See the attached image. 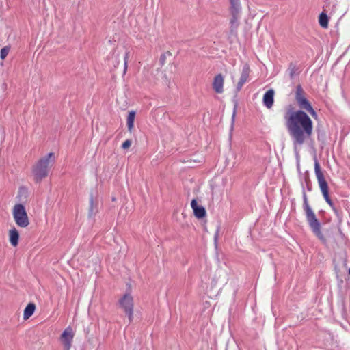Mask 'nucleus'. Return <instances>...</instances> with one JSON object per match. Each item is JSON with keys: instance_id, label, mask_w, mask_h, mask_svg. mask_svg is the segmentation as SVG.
I'll return each instance as SVG.
<instances>
[{"instance_id": "ddd939ff", "label": "nucleus", "mask_w": 350, "mask_h": 350, "mask_svg": "<svg viewBox=\"0 0 350 350\" xmlns=\"http://www.w3.org/2000/svg\"><path fill=\"white\" fill-rule=\"evenodd\" d=\"M191 206L193 211L194 215L197 218L201 219L206 215L205 208L202 206H199L196 199L191 200Z\"/></svg>"}, {"instance_id": "f03ea898", "label": "nucleus", "mask_w": 350, "mask_h": 350, "mask_svg": "<svg viewBox=\"0 0 350 350\" xmlns=\"http://www.w3.org/2000/svg\"><path fill=\"white\" fill-rule=\"evenodd\" d=\"M303 208L305 211L306 221L313 234L323 243H326V239L321 232V224L318 220L313 210L308 204L306 192L303 191Z\"/></svg>"}, {"instance_id": "aec40b11", "label": "nucleus", "mask_w": 350, "mask_h": 350, "mask_svg": "<svg viewBox=\"0 0 350 350\" xmlns=\"http://www.w3.org/2000/svg\"><path fill=\"white\" fill-rule=\"evenodd\" d=\"M306 97V92L302 88L300 84L296 86L295 93V100L297 101L300 98Z\"/></svg>"}, {"instance_id": "393cba45", "label": "nucleus", "mask_w": 350, "mask_h": 350, "mask_svg": "<svg viewBox=\"0 0 350 350\" xmlns=\"http://www.w3.org/2000/svg\"><path fill=\"white\" fill-rule=\"evenodd\" d=\"M131 144H132V142L131 139H126V141H124L123 142V144H122V148L123 149H128L129 148H130V146H131Z\"/></svg>"}, {"instance_id": "f3484780", "label": "nucleus", "mask_w": 350, "mask_h": 350, "mask_svg": "<svg viewBox=\"0 0 350 350\" xmlns=\"http://www.w3.org/2000/svg\"><path fill=\"white\" fill-rule=\"evenodd\" d=\"M35 310L36 305L33 303H29L24 310L23 319L25 320L28 319L33 315Z\"/></svg>"}, {"instance_id": "1a4fd4ad", "label": "nucleus", "mask_w": 350, "mask_h": 350, "mask_svg": "<svg viewBox=\"0 0 350 350\" xmlns=\"http://www.w3.org/2000/svg\"><path fill=\"white\" fill-rule=\"evenodd\" d=\"M296 102L299 107L300 108L299 110L304 111L305 112H308L314 118H317V112L314 110L310 103L306 97L300 98Z\"/></svg>"}, {"instance_id": "f8f14e48", "label": "nucleus", "mask_w": 350, "mask_h": 350, "mask_svg": "<svg viewBox=\"0 0 350 350\" xmlns=\"http://www.w3.org/2000/svg\"><path fill=\"white\" fill-rule=\"evenodd\" d=\"M274 94L275 91L273 89H270L263 96L262 103L267 109H271L273 105Z\"/></svg>"}, {"instance_id": "2eb2a0df", "label": "nucleus", "mask_w": 350, "mask_h": 350, "mask_svg": "<svg viewBox=\"0 0 350 350\" xmlns=\"http://www.w3.org/2000/svg\"><path fill=\"white\" fill-rule=\"evenodd\" d=\"M324 10L327 12H336L337 11V1L326 0L324 5Z\"/></svg>"}, {"instance_id": "7ed1b4c3", "label": "nucleus", "mask_w": 350, "mask_h": 350, "mask_svg": "<svg viewBox=\"0 0 350 350\" xmlns=\"http://www.w3.org/2000/svg\"><path fill=\"white\" fill-rule=\"evenodd\" d=\"M55 156L53 152H50L40 158L32 167V174L34 180L40 183L49 175L50 167L54 164Z\"/></svg>"}, {"instance_id": "c756f323", "label": "nucleus", "mask_w": 350, "mask_h": 350, "mask_svg": "<svg viewBox=\"0 0 350 350\" xmlns=\"http://www.w3.org/2000/svg\"><path fill=\"white\" fill-rule=\"evenodd\" d=\"M112 200H113V201H115V200H116V198H112Z\"/></svg>"}, {"instance_id": "412c9836", "label": "nucleus", "mask_w": 350, "mask_h": 350, "mask_svg": "<svg viewBox=\"0 0 350 350\" xmlns=\"http://www.w3.org/2000/svg\"><path fill=\"white\" fill-rule=\"evenodd\" d=\"M10 50V47L9 46H5L1 49L0 53V57L1 59H4L7 57Z\"/></svg>"}, {"instance_id": "b1692460", "label": "nucleus", "mask_w": 350, "mask_h": 350, "mask_svg": "<svg viewBox=\"0 0 350 350\" xmlns=\"http://www.w3.org/2000/svg\"><path fill=\"white\" fill-rule=\"evenodd\" d=\"M289 70V75L291 79L294 77L295 72L296 71V67L295 65H293L292 64H290V66L288 68Z\"/></svg>"}, {"instance_id": "423d86ee", "label": "nucleus", "mask_w": 350, "mask_h": 350, "mask_svg": "<svg viewBox=\"0 0 350 350\" xmlns=\"http://www.w3.org/2000/svg\"><path fill=\"white\" fill-rule=\"evenodd\" d=\"M230 12L232 18L230 21V33L232 36L237 35V29L239 26V20L241 17V5H233L230 7Z\"/></svg>"}, {"instance_id": "c85d7f7f", "label": "nucleus", "mask_w": 350, "mask_h": 350, "mask_svg": "<svg viewBox=\"0 0 350 350\" xmlns=\"http://www.w3.org/2000/svg\"><path fill=\"white\" fill-rule=\"evenodd\" d=\"M218 232H219V229L217 230L216 233L214 236V240H215V243H217V239H218Z\"/></svg>"}, {"instance_id": "4468645a", "label": "nucleus", "mask_w": 350, "mask_h": 350, "mask_svg": "<svg viewBox=\"0 0 350 350\" xmlns=\"http://www.w3.org/2000/svg\"><path fill=\"white\" fill-rule=\"evenodd\" d=\"M98 202H94V196L92 194H91L90 198V206H89V211H88V216L89 217H92L96 215V214L98 213Z\"/></svg>"}, {"instance_id": "39448f33", "label": "nucleus", "mask_w": 350, "mask_h": 350, "mask_svg": "<svg viewBox=\"0 0 350 350\" xmlns=\"http://www.w3.org/2000/svg\"><path fill=\"white\" fill-rule=\"evenodd\" d=\"M13 216L15 222L18 226L25 228L29 225L28 216L23 204H18L14 206Z\"/></svg>"}, {"instance_id": "6e6552de", "label": "nucleus", "mask_w": 350, "mask_h": 350, "mask_svg": "<svg viewBox=\"0 0 350 350\" xmlns=\"http://www.w3.org/2000/svg\"><path fill=\"white\" fill-rule=\"evenodd\" d=\"M73 337L74 333L70 327H68L62 334L61 340L65 350H70Z\"/></svg>"}, {"instance_id": "0eeeda50", "label": "nucleus", "mask_w": 350, "mask_h": 350, "mask_svg": "<svg viewBox=\"0 0 350 350\" xmlns=\"http://www.w3.org/2000/svg\"><path fill=\"white\" fill-rule=\"evenodd\" d=\"M120 308L124 312L133 310V299L130 293H126L118 301Z\"/></svg>"}, {"instance_id": "bb28decb", "label": "nucleus", "mask_w": 350, "mask_h": 350, "mask_svg": "<svg viewBox=\"0 0 350 350\" xmlns=\"http://www.w3.org/2000/svg\"><path fill=\"white\" fill-rule=\"evenodd\" d=\"M129 53L126 52L124 56V72L126 71L127 68V64H128V58H129Z\"/></svg>"}, {"instance_id": "5701e85b", "label": "nucleus", "mask_w": 350, "mask_h": 350, "mask_svg": "<svg viewBox=\"0 0 350 350\" xmlns=\"http://www.w3.org/2000/svg\"><path fill=\"white\" fill-rule=\"evenodd\" d=\"M317 139L319 141L323 142L325 140V134L323 131H321L319 129L317 130Z\"/></svg>"}, {"instance_id": "20e7f679", "label": "nucleus", "mask_w": 350, "mask_h": 350, "mask_svg": "<svg viewBox=\"0 0 350 350\" xmlns=\"http://www.w3.org/2000/svg\"><path fill=\"white\" fill-rule=\"evenodd\" d=\"M314 172L317 176V179L318 181V184L321 191L323 194L324 199L326 202L332 207L336 215L339 218L340 217V212L337 209V208L334 206V202L331 200L329 196V187L328 184L324 177L323 173L321 171L320 165L319 161L315 159L314 161Z\"/></svg>"}, {"instance_id": "4be33fe9", "label": "nucleus", "mask_w": 350, "mask_h": 350, "mask_svg": "<svg viewBox=\"0 0 350 350\" xmlns=\"http://www.w3.org/2000/svg\"><path fill=\"white\" fill-rule=\"evenodd\" d=\"M167 55L170 56L172 55V53L170 51H167L166 53L161 54L159 59V63L161 66H163L165 64Z\"/></svg>"}, {"instance_id": "6ab92c4d", "label": "nucleus", "mask_w": 350, "mask_h": 350, "mask_svg": "<svg viewBox=\"0 0 350 350\" xmlns=\"http://www.w3.org/2000/svg\"><path fill=\"white\" fill-rule=\"evenodd\" d=\"M328 22H329V19H328L327 14L325 12L321 13L319 16V25L323 28H327L328 27Z\"/></svg>"}, {"instance_id": "a878e982", "label": "nucleus", "mask_w": 350, "mask_h": 350, "mask_svg": "<svg viewBox=\"0 0 350 350\" xmlns=\"http://www.w3.org/2000/svg\"><path fill=\"white\" fill-rule=\"evenodd\" d=\"M124 313L128 317L129 323L132 322L133 320V310H131Z\"/></svg>"}, {"instance_id": "a211bd4d", "label": "nucleus", "mask_w": 350, "mask_h": 350, "mask_svg": "<svg viewBox=\"0 0 350 350\" xmlns=\"http://www.w3.org/2000/svg\"><path fill=\"white\" fill-rule=\"evenodd\" d=\"M135 118V111H129L128 117H127V126H128V130L130 133L132 131L133 126H134Z\"/></svg>"}, {"instance_id": "f257e3e1", "label": "nucleus", "mask_w": 350, "mask_h": 350, "mask_svg": "<svg viewBox=\"0 0 350 350\" xmlns=\"http://www.w3.org/2000/svg\"><path fill=\"white\" fill-rule=\"evenodd\" d=\"M285 125L295 148L309 140L313 133V122L306 112L295 110L288 105L284 115Z\"/></svg>"}, {"instance_id": "9b49d317", "label": "nucleus", "mask_w": 350, "mask_h": 350, "mask_svg": "<svg viewBox=\"0 0 350 350\" xmlns=\"http://www.w3.org/2000/svg\"><path fill=\"white\" fill-rule=\"evenodd\" d=\"M224 78L221 74L217 75L213 79V89L217 94H221L224 92Z\"/></svg>"}, {"instance_id": "9d476101", "label": "nucleus", "mask_w": 350, "mask_h": 350, "mask_svg": "<svg viewBox=\"0 0 350 350\" xmlns=\"http://www.w3.org/2000/svg\"><path fill=\"white\" fill-rule=\"evenodd\" d=\"M250 69L247 64H245L242 69L241 77L236 87V91L239 92L243 85L247 81L250 76Z\"/></svg>"}, {"instance_id": "cd10ccee", "label": "nucleus", "mask_w": 350, "mask_h": 350, "mask_svg": "<svg viewBox=\"0 0 350 350\" xmlns=\"http://www.w3.org/2000/svg\"><path fill=\"white\" fill-rule=\"evenodd\" d=\"M230 6L240 5L239 0H230Z\"/></svg>"}, {"instance_id": "dca6fc26", "label": "nucleus", "mask_w": 350, "mask_h": 350, "mask_svg": "<svg viewBox=\"0 0 350 350\" xmlns=\"http://www.w3.org/2000/svg\"><path fill=\"white\" fill-rule=\"evenodd\" d=\"M10 241L12 245L16 246L18 243L19 233L16 228H12L9 231Z\"/></svg>"}]
</instances>
